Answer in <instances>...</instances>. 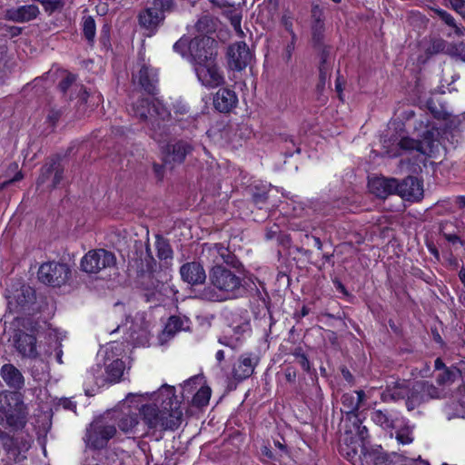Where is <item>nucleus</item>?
<instances>
[{
    "label": "nucleus",
    "instance_id": "1",
    "mask_svg": "<svg viewBox=\"0 0 465 465\" xmlns=\"http://www.w3.org/2000/svg\"><path fill=\"white\" fill-rule=\"evenodd\" d=\"M147 426L160 430H176L183 421V411L176 400L175 388L163 384L147 395Z\"/></svg>",
    "mask_w": 465,
    "mask_h": 465
},
{
    "label": "nucleus",
    "instance_id": "2",
    "mask_svg": "<svg viewBox=\"0 0 465 465\" xmlns=\"http://www.w3.org/2000/svg\"><path fill=\"white\" fill-rule=\"evenodd\" d=\"M210 280L217 292L205 289L202 298L211 302H220L236 297L242 289V279L232 271L222 266L213 267L210 273Z\"/></svg>",
    "mask_w": 465,
    "mask_h": 465
},
{
    "label": "nucleus",
    "instance_id": "3",
    "mask_svg": "<svg viewBox=\"0 0 465 465\" xmlns=\"http://www.w3.org/2000/svg\"><path fill=\"white\" fill-rule=\"evenodd\" d=\"M112 417L117 420L121 430L133 431L139 420L145 418V398L143 395L129 394L118 409L113 411Z\"/></svg>",
    "mask_w": 465,
    "mask_h": 465
},
{
    "label": "nucleus",
    "instance_id": "4",
    "mask_svg": "<svg viewBox=\"0 0 465 465\" xmlns=\"http://www.w3.org/2000/svg\"><path fill=\"white\" fill-rule=\"evenodd\" d=\"M27 407L17 392L5 395V402L0 403V424L12 429H23L27 422Z\"/></svg>",
    "mask_w": 465,
    "mask_h": 465
},
{
    "label": "nucleus",
    "instance_id": "5",
    "mask_svg": "<svg viewBox=\"0 0 465 465\" xmlns=\"http://www.w3.org/2000/svg\"><path fill=\"white\" fill-rule=\"evenodd\" d=\"M344 434L341 436V451L348 459L357 454L358 450L364 447V441L368 437V430L362 426L357 414L349 417V420H343Z\"/></svg>",
    "mask_w": 465,
    "mask_h": 465
},
{
    "label": "nucleus",
    "instance_id": "6",
    "mask_svg": "<svg viewBox=\"0 0 465 465\" xmlns=\"http://www.w3.org/2000/svg\"><path fill=\"white\" fill-rule=\"evenodd\" d=\"M125 369L124 362L117 358L111 360L109 356L106 357L104 362V370L100 365L92 367L86 373V379L94 381L97 386H103L106 382L116 383L121 381Z\"/></svg>",
    "mask_w": 465,
    "mask_h": 465
},
{
    "label": "nucleus",
    "instance_id": "7",
    "mask_svg": "<svg viewBox=\"0 0 465 465\" xmlns=\"http://www.w3.org/2000/svg\"><path fill=\"white\" fill-rule=\"evenodd\" d=\"M423 123H420V128ZM425 131L422 134L421 140H414L408 137L402 138L400 143V148L402 150H416L424 155L432 157L439 150L440 143L438 141L439 132L428 124L424 125Z\"/></svg>",
    "mask_w": 465,
    "mask_h": 465
},
{
    "label": "nucleus",
    "instance_id": "8",
    "mask_svg": "<svg viewBox=\"0 0 465 465\" xmlns=\"http://www.w3.org/2000/svg\"><path fill=\"white\" fill-rule=\"evenodd\" d=\"M37 275L41 282L52 287H61L68 282L71 269L66 263L49 262L40 266Z\"/></svg>",
    "mask_w": 465,
    "mask_h": 465
},
{
    "label": "nucleus",
    "instance_id": "9",
    "mask_svg": "<svg viewBox=\"0 0 465 465\" xmlns=\"http://www.w3.org/2000/svg\"><path fill=\"white\" fill-rule=\"evenodd\" d=\"M115 433L114 424L110 423L106 418H100L90 424L86 430L85 441L94 449H103Z\"/></svg>",
    "mask_w": 465,
    "mask_h": 465
},
{
    "label": "nucleus",
    "instance_id": "10",
    "mask_svg": "<svg viewBox=\"0 0 465 465\" xmlns=\"http://www.w3.org/2000/svg\"><path fill=\"white\" fill-rule=\"evenodd\" d=\"M205 58L207 56H204ZM204 63L199 61L194 64V72L198 81L206 88H216L224 84V75L221 67L218 66L215 59H203Z\"/></svg>",
    "mask_w": 465,
    "mask_h": 465
},
{
    "label": "nucleus",
    "instance_id": "11",
    "mask_svg": "<svg viewBox=\"0 0 465 465\" xmlns=\"http://www.w3.org/2000/svg\"><path fill=\"white\" fill-rule=\"evenodd\" d=\"M381 399L383 401L407 399V407L409 410H412L415 405L421 402L424 396H418L415 394L413 385L411 388V384L409 382L402 381L389 384L386 390L382 392Z\"/></svg>",
    "mask_w": 465,
    "mask_h": 465
},
{
    "label": "nucleus",
    "instance_id": "12",
    "mask_svg": "<svg viewBox=\"0 0 465 465\" xmlns=\"http://www.w3.org/2000/svg\"><path fill=\"white\" fill-rule=\"evenodd\" d=\"M114 264V254L104 249L89 251L81 260V269L87 273H98Z\"/></svg>",
    "mask_w": 465,
    "mask_h": 465
},
{
    "label": "nucleus",
    "instance_id": "13",
    "mask_svg": "<svg viewBox=\"0 0 465 465\" xmlns=\"http://www.w3.org/2000/svg\"><path fill=\"white\" fill-rule=\"evenodd\" d=\"M7 308L10 312H25L35 301V290L29 285L23 284L19 288L7 290Z\"/></svg>",
    "mask_w": 465,
    "mask_h": 465
},
{
    "label": "nucleus",
    "instance_id": "14",
    "mask_svg": "<svg viewBox=\"0 0 465 465\" xmlns=\"http://www.w3.org/2000/svg\"><path fill=\"white\" fill-rule=\"evenodd\" d=\"M158 73L156 69L147 66V113H153L162 119L169 116V112L163 102L155 97L158 92Z\"/></svg>",
    "mask_w": 465,
    "mask_h": 465
},
{
    "label": "nucleus",
    "instance_id": "15",
    "mask_svg": "<svg viewBox=\"0 0 465 465\" xmlns=\"http://www.w3.org/2000/svg\"><path fill=\"white\" fill-rule=\"evenodd\" d=\"M216 45L217 43L212 37L203 35L194 37L191 40L188 45L189 53L192 58V62L194 64H198L201 61L204 63V56H210V59L216 58ZM209 57H206V60Z\"/></svg>",
    "mask_w": 465,
    "mask_h": 465
},
{
    "label": "nucleus",
    "instance_id": "16",
    "mask_svg": "<svg viewBox=\"0 0 465 465\" xmlns=\"http://www.w3.org/2000/svg\"><path fill=\"white\" fill-rule=\"evenodd\" d=\"M202 258L213 264L214 267L222 266L223 263L232 264L233 262V255L223 243L203 244Z\"/></svg>",
    "mask_w": 465,
    "mask_h": 465
},
{
    "label": "nucleus",
    "instance_id": "17",
    "mask_svg": "<svg viewBox=\"0 0 465 465\" xmlns=\"http://www.w3.org/2000/svg\"><path fill=\"white\" fill-rule=\"evenodd\" d=\"M13 343L23 358L36 359L39 355L35 335L17 330L13 335Z\"/></svg>",
    "mask_w": 465,
    "mask_h": 465
},
{
    "label": "nucleus",
    "instance_id": "18",
    "mask_svg": "<svg viewBox=\"0 0 465 465\" xmlns=\"http://www.w3.org/2000/svg\"><path fill=\"white\" fill-rule=\"evenodd\" d=\"M252 54L244 42L232 45L228 49V64L231 69L241 71L252 60Z\"/></svg>",
    "mask_w": 465,
    "mask_h": 465
},
{
    "label": "nucleus",
    "instance_id": "19",
    "mask_svg": "<svg viewBox=\"0 0 465 465\" xmlns=\"http://www.w3.org/2000/svg\"><path fill=\"white\" fill-rule=\"evenodd\" d=\"M422 183L415 177H407L401 183L397 181L396 194L411 202H418L423 197Z\"/></svg>",
    "mask_w": 465,
    "mask_h": 465
},
{
    "label": "nucleus",
    "instance_id": "20",
    "mask_svg": "<svg viewBox=\"0 0 465 465\" xmlns=\"http://www.w3.org/2000/svg\"><path fill=\"white\" fill-rule=\"evenodd\" d=\"M172 4V0H153V6L147 8V37L155 34L158 26L163 23V13Z\"/></svg>",
    "mask_w": 465,
    "mask_h": 465
},
{
    "label": "nucleus",
    "instance_id": "21",
    "mask_svg": "<svg viewBox=\"0 0 465 465\" xmlns=\"http://www.w3.org/2000/svg\"><path fill=\"white\" fill-rule=\"evenodd\" d=\"M59 89L69 99L78 98L82 104L86 103L88 93L83 84L76 83V75L71 73H65L64 78L59 83Z\"/></svg>",
    "mask_w": 465,
    "mask_h": 465
},
{
    "label": "nucleus",
    "instance_id": "22",
    "mask_svg": "<svg viewBox=\"0 0 465 465\" xmlns=\"http://www.w3.org/2000/svg\"><path fill=\"white\" fill-rule=\"evenodd\" d=\"M190 320L185 316H171L162 333L156 338L158 344L163 345L170 341L177 332L188 331Z\"/></svg>",
    "mask_w": 465,
    "mask_h": 465
},
{
    "label": "nucleus",
    "instance_id": "23",
    "mask_svg": "<svg viewBox=\"0 0 465 465\" xmlns=\"http://www.w3.org/2000/svg\"><path fill=\"white\" fill-rule=\"evenodd\" d=\"M259 359L252 353L242 354L233 364L232 376L237 381H243L249 378L254 371Z\"/></svg>",
    "mask_w": 465,
    "mask_h": 465
},
{
    "label": "nucleus",
    "instance_id": "24",
    "mask_svg": "<svg viewBox=\"0 0 465 465\" xmlns=\"http://www.w3.org/2000/svg\"><path fill=\"white\" fill-rule=\"evenodd\" d=\"M368 187L371 193L384 199L396 193L397 180L394 178L371 177L369 179Z\"/></svg>",
    "mask_w": 465,
    "mask_h": 465
},
{
    "label": "nucleus",
    "instance_id": "25",
    "mask_svg": "<svg viewBox=\"0 0 465 465\" xmlns=\"http://www.w3.org/2000/svg\"><path fill=\"white\" fill-rule=\"evenodd\" d=\"M193 150V147L186 142L179 141L172 144H168L163 156L166 164H180L187 154Z\"/></svg>",
    "mask_w": 465,
    "mask_h": 465
},
{
    "label": "nucleus",
    "instance_id": "26",
    "mask_svg": "<svg viewBox=\"0 0 465 465\" xmlns=\"http://www.w3.org/2000/svg\"><path fill=\"white\" fill-rule=\"evenodd\" d=\"M180 274L182 279L191 285L202 284L206 279L203 265L196 262H187L182 265Z\"/></svg>",
    "mask_w": 465,
    "mask_h": 465
},
{
    "label": "nucleus",
    "instance_id": "27",
    "mask_svg": "<svg viewBox=\"0 0 465 465\" xmlns=\"http://www.w3.org/2000/svg\"><path fill=\"white\" fill-rule=\"evenodd\" d=\"M238 97L234 91L228 88H221L213 97V105L221 113H228L236 106Z\"/></svg>",
    "mask_w": 465,
    "mask_h": 465
},
{
    "label": "nucleus",
    "instance_id": "28",
    "mask_svg": "<svg viewBox=\"0 0 465 465\" xmlns=\"http://www.w3.org/2000/svg\"><path fill=\"white\" fill-rule=\"evenodd\" d=\"M38 14L39 8L35 5H27L6 10L5 18L17 23H25L36 18Z\"/></svg>",
    "mask_w": 465,
    "mask_h": 465
},
{
    "label": "nucleus",
    "instance_id": "29",
    "mask_svg": "<svg viewBox=\"0 0 465 465\" xmlns=\"http://www.w3.org/2000/svg\"><path fill=\"white\" fill-rule=\"evenodd\" d=\"M2 379L6 385L15 390H20L25 385V379L21 371L13 364H4L0 370Z\"/></svg>",
    "mask_w": 465,
    "mask_h": 465
},
{
    "label": "nucleus",
    "instance_id": "30",
    "mask_svg": "<svg viewBox=\"0 0 465 465\" xmlns=\"http://www.w3.org/2000/svg\"><path fill=\"white\" fill-rule=\"evenodd\" d=\"M249 330L250 328L247 322L231 328L224 336L219 339V342L235 350L239 347L242 338Z\"/></svg>",
    "mask_w": 465,
    "mask_h": 465
},
{
    "label": "nucleus",
    "instance_id": "31",
    "mask_svg": "<svg viewBox=\"0 0 465 465\" xmlns=\"http://www.w3.org/2000/svg\"><path fill=\"white\" fill-rule=\"evenodd\" d=\"M364 392L362 391H353L351 393H345L341 397V411L347 414L344 420H349V417L356 414L355 411L359 409L361 402L364 399Z\"/></svg>",
    "mask_w": 465,
    "mask_h": 465
},
{
    "label": "nucleus",
    "instance_id": "32",
    "mask_svg": "<svg viewBox=\"0 0 465 465\" xmlns=\"http://www.w3.org/2000/svg\"><path fill=\"white\" fill-rule=\"evenodd\" d=\"M128 341L134 345H143L145 335L143 313L137 314L128 329Z\"/></svg>",
    "mask_w": 465,
    "mask_h": 465
},
{
    "label": "nucleus",
    "instance_id": "33",
    "mask_svg": "<svg viewBox=\"0 0 465 465\" xmlns=\"http://www.w3.org/2000/svg\"><path fill=\"white\" fill-rule=\"evenodd\" d=\"M135 252L131 258L128 265V272L130 275L136 277H143L144 274V264L143 260V243L142 242L134 241Z\"/></svg>",
    "mask_w": 465,
    "mask_h": 465
},
{
    "label": "nucleus",
    "instance_id": "34",
    "mask_svg": "<svg viewBox=\"0 0 465 465\" xmlns=\"http://www.w3.org/2000/svg\"><path fill=\"white\" fill-rule=\"evenodd\" d=\"M371 420L384 430H393L400 426V419L397 414L386 413L380 410L371 413Z\"/></svg>",
    "mask_w": 465,
    "mask_h": 465
},
{
    "label": "nucleus",
    "instance_id": "35",
    "mask_svg": "<svg viewBox=\"0 0 465 465\" xmlns=\"http://www.w3.org/2000/svg\"><path fill=\"white\" fill-rule=\"evenodd\" d=\"M169 294H173L172 288L168 284L161 282L157 285L155 292L147 294V302L157 301L165 306L167 305L166 298L169 296Z\"/></svg>",
    "mask_w": 465,
    "mask_h": 465
},
{
    "label": "nucleus",
    "instance_id": "36",
    "mask_svg": "<svg viewBox=\"0 0 465 465\" xmlns=\"http://www.w3.org/2000/svg\"><path fill=\"white\" fill-rule=\"evenodd\" d=\"M210 1L213 5L219 7V8H229L232 13L231 17H230L232 25L235 29L240 28L242 16H241L240 12L232 5L228 4L227 1H225V0H210Z\"/></svg>",
    "mask_w": 465,
    "mask_h": 465
},
{
    "label": "nucleus",
    "instance_id": "37",
    "mask_svg": "<svg viewBox=\"0 0 465 465\" xmlns=\"http://www.w3.org/2000/svg\"><path fill=\"white\" fill-rule=\"evenodd\" d=\"M413 390L415 394L418 396H424V399L421 401L438 396L437 389L432 384L415 382L413 384Z\"/></svg>",
    "mask_w": 465,
    "mask_h": 465
},
{
    "label": "nucleus",
    "instance_id": "38",
    "mask_svg": "<svg viewBox=\"0 0 465 465\" xmlns=\"http://www.w3.org/2000/svg\"><path fill=\"white\" fill-rule=\"evenodd\" d=\"M212 391L208 386H201L197 392L194 394L192 402L196 407H203L209 403Z\"/></svg>",
    "mask_w": 465,
    "mask_h": 465
},
{
    "label": "nucleus",
    "instance_id": "39",
    "mask_svg": "<svg viewBox=\"0 0 465 465\" xmlns=\"http://www.w3.org/2000/svg\"><path fill=\"white\" fill-rule=\"evenodd\" d=\"M155 247L157 250V255L161 260H167L172 258L173 251L165 239L161 236H157Z\"/></svg>",
    "mask_w": 465,
    "mask_h": 465
},
{
    "label": "nucleus",
    "instance_id": "40",
    "mask_svg": "<svg viewBox=\"0 0 465 465\" xmlns=\"http://www.w3.org/2000/svg\"><path fill=\"white\" fill-rule=\"evenodd\" d=\"M55 164L56 159H52L42 167L40 176L37 180L38 185L44 184L49 181L51 182Z\"/></svg>",
    "mask_w": 465,
    "mask_h": 465
},
{
    "label": "nucleus",
    "instance_id": "41",
    "mask_svg": "<svg viewBox=\"0 0 465 465\" xmlns=\"http://www.w3.org/2000/svg\"><path fill=\"white\" fill-rule=\"evenodd\" d=\"M96 32L94 19L92 16H85L83 19V33L89 43L94 42Z\"/></svg>",
    "mask_w": 465,
    "mask_h": 465
},
{
    "label": "nucleus",
    "instance_id": "42",
    "mask_svg": "<svg viewBox=\"0 0 465 465\" xmlns=\"http://www.w3.org/2000/svg\"><path fill=\"white\" fill-rule=\"evenodd\" d=\"M40 3L42 4L45 12L49 14L61 11L65 5L64 0H40Z\"/></svg>",
    "mask_w": 465,
    "mask_h": 465
},
{
    "label": "nucleus",
    "instance_id": "43",
    "mask_svg": "<svg viewBox=\"0 0 465 465\" xmlns=\"http://www.w3.org/2000/svg\"><path fill=\"white\" fill-rule=\"evenodd\" d=\"M433 12L440 18L442 19L448 25L450 26H453L455 27L456 29V33L458 35H463V32L462 30L458 27L456 25H455V20L454 18L449 14L447 13L446 11L442 10V9H439V8H435L433 9Z\"/></svg>",
    "mask_w": 465,
    "mask_h": 465
},
{
    "label": "nucleus",
    "instance_id": "44",
    "mask_svg": "<svg viewBox=\"0 0 465 465\" xmlns=\"http://www.w3.org/2000/svg\"><path fill=\"white\" fill-rule=\"evenodd\" d=\"M196 28L199 32L208 34L214 29L213 21L210 16H203L198 20Z\"/></svg>",
    "mask_w": 465,
    "mask_h": 465
},
{
    "label": "nucleus",
    "instance_id": "45",
    "mask_svg": "<svg viewBox=\"0 0 465 465\" xmlns=\"http://www.w3.org/2000/svg\"><path fill=\"white\" fill-rule=\"evenodd\" d=\"M53 178L51 180V183L48 185L49 188H55L63 180L64 177V168L61 166L58 160H56L55 168L53 173Z\"/></svg>",
    "mask_w": 465,
    "mask_h": 465
},
{
    "label": "nucleus",
    "instance_id": "46",
    "mask_svg": "<svg viewBox=\"0 0 465 465\" xmlns=\"http://www.w3.org/2000/svg\"><path fill=\"white\" fill-rule=\"evenodd\" d=\"M396 439L401 444H409L413 440L411 431L409 428L398 430L396 434Z\"/></svg>",
    "mask_w": 465,
    "mask_h": 465
},
{
    "label": "nucleus",
    "instance_id": "47",
    "mask_svg": "<svg viewBox=\"0 0 465 465\" xmlns=\"http://www.w3.org/2000/svg\"><path fill=\"white\" fill-rule=\"evenodd\" d=\"M202 381V377L200 376H193L187 381H184L183 385V393L188 392L191 393L198 384H200V381Z\"/></svg>",
    "mask_w": 465,
    "mask_h": 465
},
{
    "label": "nucleus",
    "instance_id": "48",
    "mask_svg": "<svg viewBox=\"0 0 465 465\" xmlns=\"http://www.w3.org/2000/svg\"><path fill=\"white\" fill-rule=\"evenodd\" d=\"M312 31L314 40L319 42L324 31V21L323 22H312Z\"/></svg>",
    "mask_w": 465,
    "mask_h": 465
},
{
    "label": "nucleus",
    "instance_id": "49",
    "mask_svg": "<svg viewBox=\"0 0 465 465\" xmlns=\"http://www.w3.org/2000/svg\"><path fill=\"white\" fill-rule=\"evenodd\" d=\"M132 112L134 116L143 120L145 118V106L143 104V100L138 101L137 104H134L132 105Z\"/></svg>",
    "mask_w": 465,
    "mask_h": 465
},
{
    "label": "nucleus",
    "instance_id": "50",
    "mask_svg": "<svg viewBox=\"0 0 465 465\" xmlns=\"http://www.w3.org/2000/svg\"><path fill=\"white\" fill-rule=\"evenodd\" d=\"M312 22H323V9L319 5H313L312 7Z\"/></svg>",
    "mask_w": 465,
    "mask_h": 465
},
{
    "label": "nucleus",
    "instance_id": "51",
    "mask_svg": "<svg viewBox=\"0 0 465 465\" xmlns=\"http://www.w3.org/2000/svg\"><path fill=\"white\" fill-rule=\"evenodd\" d=\"M8 441L10 442V444H8L7 442L5 443L7 451L13 454L14 456L19 455L21 453V450L17 448L18 440L15 438H9Z\"/></svg>",
    "mask_w": 465,
    "mask_h": 465
},
{
    "label": "nucleus",
    "instance_id": "52",
    "mask_svg": "<svg viewBox=\"0 0 465 465\" xmlns=\"http://www.w3.org/2000/svg\"><path fill=\"white\" fill-rule=\"evenodd\" d=\"M450 54L460 57L465 61V44L460 43L459 45H453L450 50Z\"/></svg>",
    "mask_w": 465,
    "mask_h": 465
},
{
    "label": "nucleus",
    "instance_id": "53",
    "mask_svg": "<svg viewBox=\"0 0 465 465\" xmlns=\"http://www.w3.org/2000/svg\"><path fill=\"white\" fill-rule=\"evenodd\" d=\"M451 7L465 17V0H450Z\"/></svg>",
    "mask_w": 465,
    "mask_h": 465
},
{
    "label": "nucleus",
    "instance_id": "54",
    "mask_svg": "<svg viewBox=\"0 0 465 465\" xmlns=\"http://www.w3.org/2000/svg\"><path fill=\"white\" fill-rule=\"evenodd\" d=\"M451 380V372L448 370H444L442 374H440L437 378V381L439 384H444L446 382L450 381Z\"/></svg>",
    "mask_w": 465,
    "mask_h": 465
},
{
    "label": "nucleus",
    "instance_id": "55",
    "mask_svg": "<svg viewBox=\"0 0 465 465\" xmlns=\"http://www.w3.org/2000/svg\"><path fill=\"white\" fill-rule=\"evenodd\" d=\"M269 3L272 5V10L268 11V14L264 16V18H266L267 21L272 19L273 15L277 10L278 0H269Z\"/></svg>",
    "mask_w": 465,
    "mask_h": 465
},
{
    "label": "nucleus",
    "instance_id": "56",
    "mask_svg": "<svg viewBox=\"0 0 465 465\" xmlns=\"http://www.w3.org/2000/svg\"><path fill=\"white\" fill-rule=\"evenodd\" d=\"M297 359H298V362L300 363V365L302 366V368L304 371L310 370L309 360L307 359V357L304 354H298Z\"/></svg>",
    "mask_w": 465,
    "mask_h": 465
},
{
    "label": "nucleus",
    "instance_id": "57",
    "mask_svg": "<svg viewBox=\"0 0 465 465\" xmlns=\"http://www.w3.org/2000/svg\"><path fill=\"white\" fill-rule=\"evenodd\" d=\"M60 405H62L63 408L65 410H70L74 411L76 410V403L68 399L61 400Z\"/></svg>",
    "mask_w": 465,
    "mask_h": 465
},
{
    "label": "nucleus",
    "instance_id": "58",
    "mask_svg": "<svg viewBox=\"0 0 465 465\" xmlns=\"http://www.w3.org/2000/svg\"><path fill=\"white\" fill-rule=\"evenodd\" d=\"M444 238L451 242V243H460L461 245L464 244V242L462 240H460V238L457 235V234H452V233H444Z\"/></svg>",
    "mask_w": 465,
    "mask_h": 465
},
{
    "label": "nucleus",
    "instance_id": "59",
    "mask_svg": "<svg viewBox=\"0 0 465 465\" xmlns=\"http://www.w3.org/2000/svg\"><path fill=\"white\" fill-rule=\"evenodd\" d=\"M22 178H23V174L21 173V172L17 173L12 179H10L3 183H0V191L3 190L7 184L20 181Z\"/></svg>",
    "mask_w": 465,
    "mask_h": 465
},
{
    "label": "nucleus",
    "instance_id": "60",
    "mask_svg": "<svg viewBox=\"0 0 465 465\" xmlns=\"http://www.w3.org/2000/svg\"><path fill=\"white\" fill-rule=\"evenodd\" d=\"M60 117L59 112L56 111H51L47 116V119L52 123V124H54L57 120Z\"/></svg>",
    "mask_w": 465,
    "mask_h": 465
},
{
    "label": "nucleus",
    "instance_id": "61",
    "mask_svg": "<svg viewBox=\"0 0 465 465\" xmlns=\"http://www.w3.org/2000/svg\"><path fill=\"white\" fill-rule=\"evenodd\" d=\"M143 66L140 69L139 75L134 76V81H138V84L143 87L144 85L145 76L143 74Z\"/></svg>",
    "mask_w": 465,
    "mask_h": 465
},
{
    "label": "nucleus",
    "instance_id": "62",
    "mask_svg": "<svg viewBox=\"0 0 465 465\" xmlns=\"http://www.w3.org/2000/svg\"><path fill=\"white\" fill-rule=\"evenodd\" d=\"M6 31L8 32V34L11 35V36H16L18 35H20L21 33V28L17 27V26H8L6 28Z\"/></svg>",
    "mask_w": 465,
    "mask_h": 465
},
{
    "label": "nucleus",
    "instance_id": "63",
    "mask_svg": "<svg viewBox=\"0 0 465 465\" xmlns=\"http://www.w3.org/2000/svg\"><path fill=\"white\" fill-rule=\"evenodd\" d=\"M153 171H154L157 178L161 180L163 178V166L158 165V164H154L153 165Z\"/></svg>",
    "mask_w": 465,
    "mask_h": 465
},
{
    "label": "nucleus",
    "instance_id": "64",
    "mask_svg": "<svg viewBox=\"0 0 465 465\" xmlns=\"http://www.w3.org/2000/svg\"><path fill=\"white\" fill-rule=\"evenodd\" d=\"M456 203L460 208H465V195H460L456 198Z\"/></svg>",
    "mask_w": 465,
    "mask_h": 465
}]
</instances>
